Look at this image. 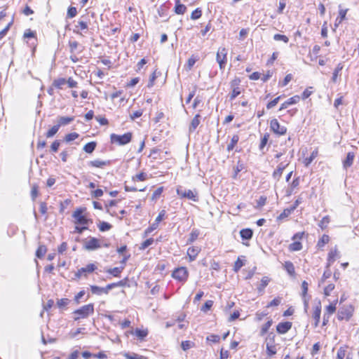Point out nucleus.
I'll return each mask as SVG.
<instances>
[{"mask_svg": "<svg viewBox=\"0 0 359 359\" xmlns=\"http://www.w3.org/2000/svg\"><path fill=\"white\" fill-rule=\"evenodd\" d=\"M118 263H120L121 266L119 267H114V276H117L119 273H121V270L124 268L126 262L130 258V255L127 251V246L123 245L117 250ZM118 263V262H116Z\"/></svg>", "mask_w": 359, "mask_h": 359, "instance_id": "1", "label": "nucleus"}, {"mask_svg": "<svg viewBox=\"0 0 359 359\" xmlns=\"http://www.w3.org/2000/svg\"><path fill=\"white\" fill-rule=\"evenodd\" d=\"M338 298H335L333 301L330 302L329 304L324 307V312L323 315L322 327H325L330 323V318L334 315L337 310Z\"/></svg>", "mask_w": 359, "mask_h": 359, "instance_id": "2", "label": "nucleus"}, {"mask_svg": "<svg viewBox=\"0 0 359 359\" xmlns=\"http://www.w3.org/2000/svg\"><path fill=\"white\" fill-rule=\"evenodd\" d=\"M282 156L283 154L280 152L276 154L274 156V158H276V163H277V166L272 173V177L277 181H278L280 179L284 170L290 163V161L287 158L280 161L279 159Z\"/></svg>", "mask_w": 359, "mask_h": 359, "instance_id": "3", "label": "nucleus"}, {"mask_svg": "<svg viewBox=\"0 0 359 359\" xmlns=\"http://www.w3.org/2000/svg\"><path fill=\"white\" fill-rule=\"evenodd\" d=\"M355 308L351 304L341 306L337 311V318L339 321H349L353 316Z\"/></svg>", "mask_w": 359, "mask_h": 359, "instance_id": "4", "label": "nucleus"}, {"mask_svg": "<svg viewBox=\"0 0 359 359\" xmlns=\"http://www.w3.org/2000/svg\"><path fill=\"white\" fill-rule=\"evenodd\" d=\"M229 86L231 90L229 99L231 100H233L245 90L244 88L241 86V79L237 76L231 80Z\"/></svg>", "mask_w": 359, "mask_h": 359, "instance_id": "5", "label": "nucleus"}, {"mask_svg": "<svg viewBox=\"0 0 359 359\" xmlns=\"http://www.w3.org/2000/svg\"><path fill=\"white\" fill-rule=\"evenodd\" d=\"M171 276L177 282L184 284L189 278V272L186 266H179L172 271Z\"/></svg>", "mask_w": 359, "mask_h": 359, "instance_id": "6", "label": "nucleus"}, {"mask_svg": "<svg viewBox=\"0 0 359 359\" xmlns=\"http://www.w3.org/2000/svg\"><path fill=\"white\" fill-rule=\"evenodd\" d=\"M266 343V354L267 358H273L278 352V344L275 343V335L270 333L264 340Z\"/></svg>", "mask_w": 359, "mask_h": 359, "instance_id": "7", "label": "nucleus"}, {"mask_svg": "<svg viewBox=\"0 0 359 359\" xmlns=\"http://www.w3.org/2000/svg\"><path fill=\"white\" fill-rule=\"evenodd\" d=\"M270 131L277 136H283L286 135L287 128L285 126L280 125L278 120L276 118L271 119L269 122Z\"/></svg>", "mask_w": 359, "mask_h": 359, "instance_id": "8", "label": "nucleus"}, {"mask_svg": "<svg viewBox=\"0 0 359 359\" xmlns=\"http://www.w3.org/2000/svg\"><path fill=\"white\" fill-rule=\"evenodd\" d=\"M228 49L224 46L218 48L216 53V61L220 70L224 69L227 63Z\"/></svg>", "mask_w": 359, "mask_h": 359, "instance_id": "9", "label": "nucleus"}, {"mask_svg": "<svg viewBox=\"0 0 359 359\" xmlns=\"http://www.w3.org/2000/svg\"><path fill=\"white\" fill-rule=\"evenodd\" d=\"M176 193L181 198H187L194 202L198 201V193L196 190H185L182 187H178Z\"/></svg>", "mask_w": 359, "mask_h": 359, "instance_id": "10", "label": "nucleus"}, {"mask_svg": "<svg viewBox=\"0 0 359 359\" xmlns=\"http://www.w3.org/2000/svg\"><path fill=\"white\" fill-rule=\"evenodd\" d=\"M133 137L132 132H126L123 135L114 134V144L118 146H124L129 144Z\"/></svg>", "mask_w": 359, "mask_h": 359, "instance_id": "11", "label": "nucleus"}, {"mask_svg": "<svg viewBox=\"0 0 359 359\" xmlns=\"http://www.w3.org/2000/svg\"><path fill=\"white\" fill-rule=\"evenodd\" d=\"M322 312V306L320 302H318L317 304H316L312 309L311 312V318L313 321V327L314 328L318 327L320 323V316Z\"/></svg>", "mask_w": 359, "mask_h": 359, "instance_id": "12", "label": "nucleus"}, {"mask_svg": "<svg viewBox=\"0 0 359 359\" xmlns=\"http://www.w3.org/2000/svg\"><path fill=\"white\" fill-rule=\"evenodd\" d=\"M93 311L94 308L93 304L84 305L74 312V314L78 315V317H75L74 320H77L79 318H86L89 314L93 313Z\"/></svg>", "mask_w": 359, "mask_h": 359, "instance_id": "13", "label": "nucleus"}, {"mask_svg": "<svg viewBox=\"0 0 359 359\" xmlns=\"http://www.w3.org/2000/svg\"><path fill=\"white\" fill-rule=\"evenodd\" d=\"M339 257L340 252L337 247L335 246L334 248H331L327 253L326 268H330V266Z\"/></svg>", "mask_w": 359, "mask_h": 359, "instance_id": "14", "label": "nucleus"}, {"mask_svg": "<svg viewBox=\"0 0 359 359\" xmlns=\"http://www.w3.org/2000/svg\"><path fill=\"white\" fill-rule=\"evenodd\" d=\"M83 209L79 208L74 212L72 217L74 219L75 224L81 225H87L88 224L89 220L83 215Z\"/></svg>", "mask_w": 359, "mask_h": 359, "instance_id": "15", "label": "nucleus"}, {"mask_svg": "<svg viewBox=\"0 0 359 359\" xmlns=\"http://www.w3.org/2000/svg\"><path fill=\"white\" fill-rule=\"evenodd\" d=\"M318 287L323 289V294L324 298H327L328 297L331 296L332 293L335 289L334 283L330 281H327L326 283L323 284L318 283Z\"/></svg>", "mask_w": 359, "mask_h": 359, "instance_id": "16", "label": "nucleus"}, {"mask_svg": "<svg viewBox=\"0 0 359 359\" xmlns=\"http://www.w3.org/2000/svg\"><path fill=\"white\" fill-rule=\"evenodd\" d=\"M292 323L290 321H282L276 326V331L278 334H285L291 330Z\"/></svg>", "mask_w": 359, "mask_h": 359, "instance_id": "17", "label": "nucleus"}, {"mask_svg": "<svg viewBox=\"0 0 359 359\" xmlns=\"http://www.w3.org/2000/svg\"><path fill=\"white\" fill-rule=\"evenodd\" d=\"M96 269L94 264H89L85 267L79 269L75 273L76 278H80L81 276H87L88 273L93 272Z\"/></svg>", "mask_w": 359, "mask_h": 359, "instance_id": "18", "label": "nucleus"}, {"mask_svg": "<svg viewBox=\"0 0 359 359\" xmlns=\"http://www.w3.org/2000/svg\"><path fill=\"white\" fill-rule=\"evenodd\" d=\"M201 251V248L199 246H191L188 248L187 250V255L188 257L189 262L194 261L199 253Z\"/></svg>", "mask_w": 359, "mask_h": 359, "instance_id": "19", "label": "nucleus"}, {"mask_svg": "<svg viewBox=\"0 0 359 359\" xmlns=\"http://www.w3.org/2000/svg\"><path fill=\"white\" fill-rule=\"evenodd\" d=\"M88 29V24L87 22L80 20L77 25H75V29H74V32L76 34H79L80 35H83V33H86Z\"/></svg>", "mask_w": 359, "mask_h": 359, "instance_id": "20", "label": "nucleus"}, {"mask_svg": "<svg viewBox=\"0 0 359 359\" xmlns=\"http://www.w3.org/2000/svg\"><path fill=\"white\" fill-rule=\"evenodd\" d=\"M283 269L286 271L287 274L292 277L295 278L296 277V271H295V266L294 264L290 261H285L283 264Z\"/></svg>", "mask_w": 359, "mask_h": 359, "instance_id": "21", "label": "nucleus"}, {"mask_svg": "<svg viewBox=\"0 0 359 359\" xmlns=\"http://www.w3.org/2000/svg\"><path fill=\"white\" fill-rule=\"evenodd\" d=\"M90 288L93 294H101L102 293H107L109 290L112 289V283L108 284L106 287L92 285Z\"/></svg>", "mask_w": 359, "mask_h": 359, "instance_id": "22", "label": "nucleus"}, {"mask_svg": "<svg viewBox=\"0 0 359 359\" xmlns=\"http://www.w3.org/2000/svg\"><path fill=\"white\" fill-rule=\"evenodd\" d=\"M273 320L269 318V320L260 327L259 335L260 337H264L266 334H267L273 325Z\"/></svg>", "mask_w": 359, "mask_h": 359, "instance_id": "23", "label": "nucleus"}, {"mask_svg": "<svg viewBox=\"0 0 359 359\" xmlns=\"http://www.w3.org/2000/svg\"><path fill=\"white\" fill-rule=\"evenodd\" d=\"M309 284L306 280L302 283V297L304 300V303L306 306L308 305L309 301V297L308 295Z\"/></svg>", "mask_w": 359, "mask_h": 359, "instance_id": "24", "label": "nucleus"}, {"mask_svg": "<svg viewBox=\"0 0 359 359\" xmlns=\"http://www.w3.org/2000/svg\"><path fill=\"white\" fill-rule=\"evenodd\" d=\"M246 167L245 164L241 162V161H238L235 167L233 168V174H232V179L237 180L238 177V174L241 171L245 170Z\"/></svg>", "mask_w": 359, "mask_h": 359, "instance_id": "25", "label": "nucleus"}, {"mask_svg": "<svg viewBox=\"0 0 359 359\" xmlns=\"http://www.w3.org/2000/svg\"><path fill=\"white\" fill-rule=\"evenodd\" d=\"M330 241V237L327 234H323L322 236L318 239L317 243H316V248L319 250H323L324 246L329 243Z\"/></svg>", "mask_w": 359, "mask_h": 359, "instance_id": "26", "label": "nucleus"}, {"mask_svg": "<svg viewBox=\"0 0 359 359\" xmlns=\"http://www.w3.org/2000/svg\"><path fill=\"white\" fill-rule=\"evenodd\" d=\"M174 11L177 15H183L187 11V7L185 5L181 4L180 0H175Z\"/></svg>", "mask_w": 359, "mask_h": 359, "instance_id": "27", "label": "nucleus"}, {"mask_svg": "<svg viewBox=\"0 0 359 359\" xmlns=\"http://www.w3.org/2000/svg\"><path fill=\"white\" fill-rule=\"evenodd\" d=\"M292 243H291L288 245V250L291 252L300 251L303 249V244L300 241H297L295 240H292Z\"/></svg>", "mask_w": 359, "mask_h": 359, "instance_id": "28", "label": "nucleus"}, {"mask_svg": "<svg viewBox=\"0 0 359 359\" xmlns=\"http://www.w3.org/2000/svg\"><path fill=\"white\" fill-rule=\"evenodd\" d=\"M69 46L71 53H79L83 50L81 46L76 41H69Z\"/></svg>", "mask_w": 359, "mask_h": 359, "instance_id": "29", "label": "nucleus"}, {"mask_svg": "<svg viewBox=\"0 0 359 359\" xmlns=\"http://www.w3.org/2000/svg\"><path fill=\"white\" fill-rule=\"evenodd\" d=\"M100 247L99 241L95 238H91L85 244V248L88 250H93Z\"/></svg>", "mask_w": 359, "mask_h": 359, "instance_id": "30", "label": "nucleus"}, {"mask_svg": "<svg viewBox=\"0 0 359 359\" xmlns=\"http://www.w3.org/2000/svg\"><path fill=\"white\" fill-rule=\"evenodd\" d=\"M354 158H355V154L352 151L348 152L346 155V158L343 161L344 168L346 169V168L351 167L353 163Z\"/></svg>", "mask_w": 359, "mask_h": 359, "instance_id": "31", "label": "nucleus"}, {"mask_svg": "<svg viewBox=\"0 0 359 359\" xmlns=\"http://www.w3.org/2000/svg\"><path fill=\"white\" fill-rule=\"evenodd\" d=\"M131 333L134 334L140 340H144V338L148 335L149 331L147 328H136L135 331L131 332Z\"/></svg>", "mask_w": 359, "mask_h": 359, "instance_id": "32", "label": "nucleus"}, {"mask_svg": "<svg viewBox=\"0 0 359 359\" xmlns=\"http://www.w3.org/2000/svg\"><path fill=\"white\" fill-rule=\"evenodd\" d=\"M200 118H201L200 114H196L194 116V117L191 120L190 126H189V132H194L196 130V129L200 124V122H201Z\"/></svg>", "mask_w": 359, "mask_h": 359, "instance_id": "33", "label": "nucleus"}, {"mask_svg": "<svg viewBox=\"0 0 359 359\" xmlns=\"http://www.w3.org/2000/svg\"><path fill=\"white\" fill-rule=\"evenodd\" d=\"M240 235L243 240H250L252 238L253 231L250 228L243 229L240 231Z\"/></svg>", "mask_w": 359, "mask_h": 359, "instance_id": "34", "label": "nucleus"}, {"mask_svg": "<svg viewBox=\"0 0 359 359\" xmlns=\"http://www.w3.org/2000/svg\"><path fill=\"white\" fill-rule=\"evenodd\" d=\"M318 156V149L316 148L312 153L311 154L310 156L306 157L304 159V164L305 166H309L312 161Z\"/></svg>", "mask_w": 359, "mask_h": 359, "instance_id": "35", "label": "nucleus"}, {"mask_svg": "<svg viewBox=\"0 0 359 359\" xmlns=\"http://www.w3.org/2000/svg\"><path fill=\"white\" fill-rule=\"evenodd\" d=\"M239 141V136L237 134H235L232 136L230 142L227 144L226 150L229 152L232 151L235 147L237 145Z\"/></svg>", "mask_w": 359, "mask_h": 359, "instance_id": "36", "label": "nucleus"}, {"mask_svg": "<svg viewBox=\"0 0 359 359\" xmlns=\"http://www.w3.org/2000/svg\"><path fill=\"white\" fill-rule=\"evenodd\" d=\"M200 235V231L198 229H193L189 233V238L187 240V244H190L196 241Z\"/></svg>", "mask_w": 359, "mask_h": 359, "instance_id": "37", "label": "nucleus"}, {"mask_svg": "<svg viewBox=\"0 0 359 359\" xmlns=\"http://www.w3.org/2000/svg\"><path fill=\"white\" fill-rule=\"evenodd\" d=\"M343 67V64L341 62H339L334 69L332 76V81L334 83H336L337 81L338 77L340 76V72L342 70Z\"/></svg>", "mask_w": 359, "mask_h": 359, "instance_id": "38", "label": "nucleus"}, {"mask_svg": "<svg viewBox=\"0 0 359 359\" xmlns=\"http://www.w3.org/2000/svg\"><path fill=\"white\" fill-rule=\"evenodd\" d=\"M74 119V116H60L57 118V125L59 127L62 126H66L73 121Z\"/></svg>", "mask_w": 359, "mask_h": 359, "instance_id": "39", "label": "nucleus"}, {"mask_svg": "<svg viewBox=\"0 0 359 359\" xmlns=\"http://www.w3.org/2000/svg\"><path fill=\"white\" fill-rule=\"evenodd\" d=\"M148 179V175L144 172H140L132 177V180L136 182H144Z\"/></svg>", "mask_w": 359, "mask_h": 359, "instance_id": "40", "label": "nucleus"}, {"mask_svg": "<svg viewBox=\"0 0 359 359\" xmlns=\"http://www.w3.org/2000/svg\"><path fill=\"white\" fill-rule=\"evenodd\" d=\"M348 348V346L347 345L340 346L337 353V359H344L346 355Z\"/></svg>", "mask_w": 359, "mask_h": 359, "instance_id": "41", "label": "nucleus"}, {"mask_svg": "<svg viewBox=\"0 0 359 359\" xmlns=\"http://www.w3.org/2000/svg\"><path fill=\"white\" fill-rule=\"evenodd\" d=\"M283 298L280 296L276 297L273 298L271 302H269L267 305L266 308H273V307H277L278 306L281 302H282Z\"/></svg>", "mask_w": 359, "mask_h": 359, "instance_id": "42", "label": "nucleus"}, {"mask_svg": "<svg viewBox=\"0 0 359 359\" xmlns=\"http://www.w3.org/2000/svg\"><path fill=\"white\" fill-rule=\"evenodd\" d=\"M154 242H155V241L153 238H149L140 244V245L139 246V250H144L145 249L149 248L150 245H153L154 243Z\"/></svg>", "mask_w": 359, "mask_h": 359, "instance_id": "43", "label": "nucleus"}, {"mask_svg": "<svg viewBox=\"0 0 359 359\" xmlns=\"http://www.w3.org/2000/svg\"><path fill=\"white\" fill-rule=\"evenodd\" d=\"M160 74V72L157 71V69H155L152 74H151L150 77H149V82H148V84H147V87L148 88H151L154 86L155 84V81L156 79V78L158 77V76Z\"/></svg>", "mask_w": 359, "mask_h": 359, "instance_id": "44", "label": "nucleus"}, {"mask_svg": "<svg viewBox=\"0 0 359 359\" xmlns=\"http://www.w3.org/2000/svg\"><path fill=\"white\" fill-rule=\"evenodd\" d=\"M271 281V278L268 276H264L261 279L260 285L258 286L257 290L259 292H262L264 288L269 285Z\"/></svg>", "mask_w": 359, "mask_h": 359, "instance_id": "45", "label": "nucleus"}, {"mask_svg": "<svg viewBox=\"0 0 359 359\" xmlns=\"http://www.w3.org/2000/svg\"><path fill=\"white\" fill-rule=\"evenodd\" d=\"M332 276V272L330 270V268H327V270H325L323 276H321L320 279L319 280L318 283L323 284L326 283V282L329 281L327 279L330 278Z\"/></svg>", "mask_w": 359, "mask_h": 359, "instance_id": "46", "label": "nucleus"}, {"mask_svg": "<svg viewBox=\"0 0 359 359\" xmlns=\"http://www.w3.org/2000/svg\"><path fill=\"white\" fill-rule=\"evenodd\" d=\"M164 190V188L163 187H160L158 188H157L152 194L151 196V200L152 201H157L162 195V193Z\"/></svg>", "mask_w": 359, "mask_h": 359, "instance_id": "47", "label": "nucleus"}, {"mask_svg": "<svg viewBox=\"0 0 359 359\" xmlns=\"http://www.w3.org/2000/svg\"><path fill=\"white\" fill-rule=\"evenodd\" d=\"M159 224L154 222L144 231L143 236L147 237L153 231L156 230Z\"/></svg>", "mask_w": 359, "mask_h": 359, "instance_id": "48", "label": "nucleus"}, {"mask_svg": "<svg viewBox=\"0 0 359 359\" xmlns=\"http://www.w3.org/2000/svg\"><path fill=\"white\" fill-rule=\"evenodd\" d=\"M161 153V150L160 149L153 148L149 153V157L151 158L154 161L161 158L160 156Z\"/></svg>", "mask_w": 359, "mask_h": 359, "instance_id": "49", "label": "nucleus"}, {"mask_svg": "<svg viewBox=\"0 0 359 359\" xmlns=\"http://www.w3.org/2000/svg\"><path fill=\"white\" fill-rule=\"evenodd\" d=\"M67 83V80L64 78H59L57 79H55L53 82V86L58 88L62 89V86Z\"/></svg>", "mask_w": 359, "mask_h": 359, "instance_id": "50", "label": "nucleus"}, {"mask_svg": "<svg viewBox=\"0 0 359 359\" xmlns=\"http://www.w3.org/2000/svg\"><path fill=\"white\" fill-rule=\"evenodd\" d=\"M330 222V218L328 215H326L323 217L321 220L320 221L318 224V226L322 229L324 230L327 229L328 224Z\"/></svg>", "mask_w": 359, "mask_h": 359, "instance_id": "51", "label": "nucleus"}, {"mask_svg": "<svg viewBox=\"0 0 359 359\" xmlns=\"http://www.w3.org/2000/svg\"><path fill=\"white\" fill-rule=\"evenodd\" d=\"M307 236L308 234L305 231L297 232L292 236V240L302 242L304 238H307Z\"/></svg>", "mask_w": 359, "mask_h": 359, "instance_id": "52", "label": "nucleus"}, {"mask_svg": "<svg viewBox=\"0 0 359 359\" xmlns=\"http://www.w3.org/2000/svg\"><path fill=\"white\" fill-rule=\"evenodd\" d=\"M46 252H47L46 247L43 245H41L39 246V248H37V250L36 251V256L38 258L41 259L45 255Z\"/></svg>", "mask_w": 359, "mask_h": 359, "instance_id": "53", "label": "nucleus"}, {"mask_svg": "<svg viewBox=\"0 0 359 359\" xmlns=\"http://www.w3.org/2000/svg\"><path fill=\"white\" fill-rule=\"evenodd\" d=\"M293 212L292 208H287L283 210V212L278 215L277 219L278 220H282L287 217H289L291 213Z\"/></svg>", "mask_w": 359, "mask_h": 359, "instance_id": "54", "label": "nucleus"}, {"mask_svg": "<svg viewBox=\"0 0 359 359\" xmlns=\"http://www.w3.org/2000/svg\"><path fill=\"white\" fill-rule=\"evenodd\" d=\"M299 185V177H297L292 180V182L290 184V191L287 192V195H291L294 190L297 189Z\"/></svg>", "mask_w": 359, "mask_h": 359, "instance_id": "55", "label": "nucleus"}, {"mask_svg": "<svg viewBox=\"0 0 359 359\" xmlns=\"http://www.w3.org/2000/svg\"><path fill=\"white\" fill-rule=\"evenodd\" d=\"M96 147V143L95 142H90L85 144L83 147V150L88 153L91 154Z\"/></svg>", "mask_w": 359, "mask_h": 359, "instance_id": "56", "label": "nucleus"}, {"mask_svg": "<svg viewBox=\"0 0 359 359\" xmlns=\"http://www.w3.org/2000/svg\"><path fill=\"white\" fill-rule=\"evenodd\" d=\"M313 93V87L312 86H309L308 88H306L304 91L303 93H302V95L300 97V98L303 99V100H306L307 99L308 97H309Z\"/></svg>", "mask_w": 359, "mask_h": 359, "instance_id": "57", "label": "nucleus"}, {"mask_svg": "<svg viewBox=\"0 0 359 359\" xmlns=\"http://www.w3.org/2000/svg\"><path fill=\"white\" fill-rule=\"evenodd\" d=\"M206 341L210 344H217L220 341V337L217 334H210L206 337Z\"/></svg>", "mask_w": 359, "mask_h": 359, "instance_id": "58", "label": "nucleus"}, {"mask_svg": "<svg viewBox=\"0 0 359 359\" xmlns=\"http://www.w3.org/2000/svg\"><path fill=\"white\" fill-rule=\"evenodd\" d=\"M269 137H270V135L268 133H266L264 135V136L262 137V139L260 140L259 146V148L260 150H262L266 147Z\"/></svg>", "mask_w": 359, "mask_h": 359, "instance_id": "59", "label": "nucleus"}, {"mask_svg": "<svg viewBox=\"0 0 359 359\" xmlns=\"http://www.w3.org/2000/svg\"><path fill=\"white\" fill-rule=\"evenodd\" d=\"M321 348V344L320 341L316 342L311 349L310 353L312 356L317 355Z\"/></svg>", "mask_w": 359, "mask_h": 359, "instance_id": "60", "label": "nucleus"}, {"mask_svg": "<svg viewBox=\"0 0 359 359\" xmlns=\"http://www.w3.org/2000/svg\"><path fill=\"white\" fill-rule=\"evenodd\" d=\"M320 50V46L318 45H315L310 53V56L311 57V60H316L318 57V53Z\"/></svg>", "mask_w": 359, "mask_h": 359, "instance_id": "61", "label": "nucleus"}, {"mask_svg": "<svg viewBox=\"0 0 359 359\" xmlns=\"http://www.w3.org/2000/svg\"><path fill=\"white\" fill-rule=\"evenodd\" d=\"M213 301L212 300H207L204 304L201 306V311L207 313L208 311H210L213 306Z\"/></svg>", "mask_w": 359, "mask_h": 359, "instance_id": "62", "label": "nucleus"}, {"mask_svg": "<svg viewBox=\"0 0 359 359\" xmlns=\"http://www.w3.org/2000/svg\"><path fill=\"white\" fill-rule=\"evenodd\" d=\"M348 11V10L347 8L340 9L339 11V16L337 18V21H338L339 24H341L346 19V15Z\"/></svg>", "mask_w": 359, "mask_h": 359, "instance_id": "63", "label": "nucleus"}, {"mask_svg": "<svg viewBox=\"0 0 359 359\" xmlns=\"http://www.w3.org/2000/svg\"><path fill=\"white\" fill-rule=\"evenodd\" d=\"M60 127L57 124L53 126L46 134V137L50 138L53 137L59 130Z\"/></svg>", "mask_w": 359, "mask_h": 359, "instance_id": "64", "label": "nucleus"}]
</instances>
